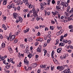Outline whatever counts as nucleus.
Returning a JSON list of instances; mask_svg holds the SVG:
<instances>
[{"label":"nucleus","instance_id":"f257e3e1","mask_svg":"<svg viewBox=\"0 0 73 73\" xmlns=\"http://www.w3.org/2000/svg\"><path fill=\"white\" fill-rule=\"evenodd\" d=\"M38 12H39V9H36V11H34L33 13L34 16L36 17H38V15H37Z\"/></svg>","mask_w":73,"mask_h":73},{"label":"nucleus","instance_id":"f03ea898","mask_svg":"<svg viewBox=\"0 0 73 73\" xmlns=\"http://www.w3.org/2000/svg\"><path fill=\"white\" fill-rule=\"evenodd\" d=\"M46 5V3L45 2H43V3H42L40 5V10L42 11L44 9V5Z\"/></svg>","mask_w":73,"mask_h":73},{"label":"nucleus","instance_id":"7ed1b4c3","mask_svg":"<svg viewBox=\"0 0 73 73\" xmlns=\"http://www.w3.org/2000/svg\"><path fill=\"white\" fill-rule=\"evenodd\" d=\"M7 56H5L2 57V58H1V60L3 61V63L4 64H5L6 63V60H5L4 59L5 58H7Z\"/></svg>","mask_w":73,"mask_h":73},{"label":"nucleus","instance_id":"20e7f679","mask_svg":"<svg viewBox=\"0 0 73 73\" xmlns=\"http://www.w3.org/2000/svg\"><path fill=\"white\" fill-rule=\"evenodd\" d=\"M15 38V35H12L11 36H10V41H13V40H14Z\"/></svg>","mask_w":73,"mask_h":73},{"label":"nucleus","instance_id":"39448f33","mask_svg":"<svg viewBox=\"0 0 73 73\" xmlns=\"http://www.w3.org/2000/svg\"><path fill=\"white\" fill-rule=\"evenodd\" d=\"M13 16L14 17L15 19H17L18 17V16H19V14H17L16 13H14L13 14Z\"/></svg>","mask_w":73,"mask_h":73},{"label":"nucleus","instance_id":"423d86ee","mask_svg":"<svg viewBox=\"0 0 73 73\" xmlns=\"http://www.w3.org/2000/svg\"><path fill=\"white\" fill-rule=\"evenodd\" d=\"M64 32V30H61L60 31L56 33V35L57 36H59V35H61L62 33H63Z\"/></svg>","mask_w":73,"mask_h":73},{"label":"nucleus","instance_id":"0eeeda50","mask_svg":"<svg viewBox=\"0 0 73 73\" xmlns=\"http://www.w3.org/2000/svg\"><path fill=\"white\" fill-rule=\"evenodd\" d=\"M70 69L68 68H67V70H64L63 72L64 73H70Z\"/></svg>","mask_w":73,"mask_h":73},{"label":"nucleus","instance_id":"6e6552de","mask_svg":"<svg viewBox=\"0 0 73 73\" xmlns=\"http://www.w3.org/2000/svg\"><path fill=\"white\" fill-rule=\"evenodd\" d=\"M37 65V64L36 63H34V64H31V66L32 68H36Z\"/></svg>","mask_w":73,"mask_h":73},{"label":"nucleus","instance_id":"1a4fd4ad","mask_svg":"<svg viewBox=\"0 0 73 73\" xmlns=\"http://www.w3.org/2000/svg\"><path fill=\"white\" fill-rule=\"evenodd\" d=\"M56 68L57 69H59L60 71H62L63 70L62 66H58Z\"/></svg>","mask_w":73,"mask_h":73},{"label":"nucleus","instance_id":"9d476101","mask_svg":"<svg viewBox=\"0 0 73 73\" xmlns=\"http://www.w3.org/2000/svg\"><path fill=\"white\" fill-rule=\"evenodd\" d=\"M8 49L9 50L10 53H13V50H12V48H11V46H9L8 47Z\"/></svg>","mask_w":73,"mask_h":73},{"label":"nucleus","instance_id":"9b49d317","mask_svg":"<svg viewBox=\"0 0 73 73\" xmlns=\"http://www.w3.org/2000/svg\"><path fill=\"white\" fill-rule=\"evenodd\" d=\"M24 64H27V65L29 64V61H28V60L26 58H25L24 60Z\"/></svg>","mask_w":73,"mask_h":73},{"label":"nucleus","instance_id":"f8f14e48","mask_svg":"<svg viewBox=\"0 0 73 73\" xmlns=\"http://www.w3.org/2000/svg\"><path fill=\"white\" fill-rule=\"evenodd\" d=\"M29 31V28H26V29L24 31V33H27V32H28Z\"/></svg>","mask_w":73,"mask_h":73},{"label":"nucleus","instance_id":"ddd939ff","mask_svg":"<svg viewBox=\"0 0 73 73\" xmlns=\"http://www.w3.org/2000/svg\"><path fill=\"white\" fill-rule=\"evenodd\" d=\"M17 5H22L23 4V2L21 1H19L18 2Z\"/></svg>","mask_w":73,"mask_h":73},{"label":"nucleus","instance_id":"4468645a","mask_svg":"<svg viewBox=\"0 0 73 73\" xmlns=\"http://www.w3.org/2000/svg\"><path fill=\"white\" fill-rule=\"evenodd\" d=\"M64 36H63L62 35L60 37V41H63V38H64Z\"/></svg>","mask_w":73,"mask_h":73},{"label":"nucleus","instance_id":"2eb2a0df","mask_svg":"<svg viewBox=\"0 0 73 73\" xmlns=\"http://www.w3.org/2000/svg\"><path fill=\"white\" fill-rule=\"evenodd\" d=\"M7 3V0H4L3 2V5H6Z\"/></svg>","mask_w":73,"mask_h":73},{"label":"nucleus","instance_id":"dca6fc26","mask_svg":"<svg viewBox=\"0 0 73 73\" xmlns=\"http://www.w3.org/2000/svg\"><path fill=\"white\" fill-rule=\"evenodd\" d=\"M65 45V44L62 42V43H59V46H64V45Z\"/></svg>","mask_w":73,"mask_h":73},{"label":"nucleus","instance_id":"f3484780","mask_svg":"<svg viewBox=\"0 0 73 73\" xmlns=\"http://www.w3.org/2000/svg\"><path fill=\"white\" fill-rule=\"evenodd\" d=\"M20 46L21 48L22 49L25 48V46H24V45L23 44H20Z\"/></svg>","mask_w":73,"mask_h":73},{"label":"nucleus","instance_id":"a211bd4d","mask_svg":"<svg viewBox=\"0 0 73 73\" xmlns=\"http://www.w3.org/2000/svg\"><path fill=\"white\" fill-rule=\"evenodd\" d=\"M62 49L61 48H59L57 49V53H60L61 52V50Z\"/></svg>","mask_w":73,"mask_h":73},{"label":"nucleus","instance_id":"6ab92c4d","mask_svg":"<svg viewBox=\"0 0 73 73\" xmlns=\"http://www.w3.org/2000/svg\"><path fill=\"white\" fill-rule=\"evenodd\" d=\"M56 43L55 44L56 45H58L59 44V40L57 39L56 41Z\"/></svg>","mask_w":73,"mask_h":73},{"label":"nucleus","instance_id":"aec40b11","mask_svg":"<svg viewBox=\"0 0 73 73\" xmlns=\"http://www.w3.org/2000/svg\"><path fill=\"white\" fill-rule=\"evenodd\" d=\"M19 19L20 23H22V21H23V19H22V18L20 17H19Z\"/></svg>","mask_w":73,"mask_h":73},{"label":"nucleus","instance_id":"412c9836","mask_svg":"<svg viewBox=\"0 0 73 73\" xmlns=\"http://www.w3.org/2000/svg\"><path fill=\"white\" fill-rule=\"evenodd\" d=\"M69 5V4L67 2H65V3L64 5V6L66 8Z\"/></svg>","mask_w":73,"mask_h":73},{"label":"nucleus","instance_id":"4be33fe9","mask_svg":"<svg viewBox=\"0 0 73 73\" xmlns=\"http://www.w3.org/2000/svg\"><path fill=\"white\" fill-rule=\"evenodd\" d=\"M27 40H28V41H31L32 42V40H33L32 39V38H27Z\"/></svg>","mask_w":73,"mask_h":73},{"label":"nucleus","instance_id":"5701e85b","mask_svg":"<svg viewBox=\"0 0 73 73\" xmlns=\"http://www.w3.org/2000/svg\"><path fill=\"white\" fill-rule=\"evenodd\" d=\"M70 6H69L68 7L67 9L66 10L67 13L69 12V10H70Z\"/></svg>","mask_w":73,"mask_h":73},{"label":"nucleus","instance_id":"b1692460","mask_svg":"<svg viewBox=\"0 0 73 73\" xmlns=\"http://www.w3.org/2000/svg\"><path fill=\"white\" fill-rule=\"evenodd\" d=\"M69 56V55L68 54H65L64 55V58H66V57H68Z\"/></svg>","mask_w":73,"mask_h":73},{"label":"nucleus","instance_id":"393cba45","mask_svg":"<svg viewBox=\"0 0 73 73\" xmlns=\"http://www.w3.org/2000/svg\"><path fill=\"white\" fill-rule=\"evenodd\" d=\"M18 42V39H17L15 38V40L14 41V43L16 44L17 42Z\"/></svg>","mask_w":73,"mask_h":73},{"label":"nucleus","instance_id":"a878e982","mask_svg":"<svg viewBox=\"0 0 73 73\" xmlns=\"http://www.w3.org/2000/svg\"><path fill=\"white\" fill-rule=\"evenodd\" d=\"M64 43V44H66V43H67L68 42V40H63V41Z\"/></svg>","mask_w":73,"mask_h":73},{"label":"nucleus","instance_id":"bb28decb","mask_svg":"<svg viewBox=\"0 0 73 73\" xmlns=\"http://www.w3.org/2000/svg\"><path fill=\"white\" fill-rule=\"evenodd\" d=\"M11 5V8H15V5H14V4L13 3H12L11 4H10Z\"/></svg>","mask_w":73,"mask_h":73},{"label":"nucleus","instance_id":"cd10ccee","mask_svg":"<svg viewBox=\"0 0 73 73\" xmlns=\"http://www.w3.org/2000/svg\"><path fill=\"white\" fill-rule=\"evenodd\" d=\"M45 27V25H40L39 26L40 28H44Z\"/></svg>","mask_w":73,"mask_h":73},{"label":"nucleus","instance_id":"c85d7f7f","mask_svg":"<svg viewBox=\"0 0 73 73\" xmlns=\"http://www.w3.org/2000/svg\"><path fill=\"white\" fill-rule=\"evenodd\" d=\"M28 56L29 58H31L32 56V54L31 53Z\"/></svg>","mask_w":73,"mask_h":73},{"label":"nucleus","instance_id":"c756f323","mask_svg":"<svg viewBox=\"0 0 73 73\" xmlns=\"http://www.w3.org/2000/svg\"><path fill=\"white\" fill-rule=\"evenodd\" d=\"M2 48H4L5 46V44L4 43H3L2 44Z\"/></svg>","mask_w":73,"mask_h":73},{"label":"nucleus","instance_id":"7c9ffc66","mask_svg":"<svg viewBox=\"0 0 73 73\" xmlns=\"http://www.w3.org/2000/svg\"><path fill=\"white\" fill-rule=\"evenodd\" d=\"M10 61L11 62L13 63V64H15V62H13V59L12 58H11L10 59Z\"/></svg>","mask_w":73,"mask_h":73},{"label":"nucleus","instance_id":"2f4dec72","mask_svg":"<svg viewBox=\"0 0 73 73\" xmlns=\"http://www.w3.org/2000/svg\"><path fill=\"white\" fill-rule=\"evenodd\" d=\"M50 28L51 30H54V27L53 26H50Z\"/></svg>","mask_w":73,"mask_h":73},{"label":"nucleus","instance_id":"473e14b6","mask_svg":"<svg viewBox=\"0 0 73 73\" xmlns=\"http://www.w3.org/2000/svg\"><path fill=\"white\" fill-rule=\"evenodd\" d=\"M69 29H73V26L72 25H70L68 27Z\"/></svg>","mask_w":73,"mask_h":73},{"label":"nucleus","instance_id":"72a5a7b5","mask_svg":"<svg viewBox=\"0 0 73 73\" xmlns=\"http://www.w3.org/2000/svg\"><path fill=\"white\" fill-rule=\"evenodd\" d=\"M57 28L59 30H60L61 29V28H62V27H61V26H57Z\"/></svg>","mask_w":73,"mask_h":73},{"label":"nucleus","instance_id":"f704fd0d","mask_svg":"<svg viewBox=\"0 0 73 73\" xmlns=\"http://www.w3.org/2000/svg\"><path fill=\"white\" fill-rule=\"evenodd\" d=\"M41 49L40 48H38L37 49V52H39V53H40L41 51Z\"/></svg>","mask_w":73,"mask_h":73},{"label":"nucleus","instance_id":"c9c22d12","mask_svg":"<svg viewBox=\"0 0 73 73\" xmlns=\"http://www.w3.org/2000/svg\"><path fill=\"white\" fill-rule=\"evenodd\" d=\"M67 42L69 44H70L72 43V41L70 40H69L68 41L67 40Z\"/></svg>","mask_w":73,"mask_h":73},{"label":"nucleus","instance_id":"e433bc0d","mask_svg":"<svg viewBox=\"0 0 73 73\" xmlns=\"http://www.w3.org/2000/svg\"><path fill=\"white\" fill-rule=\"evenodd\" d=\"M7 7L8 9H10V8H11V5H9L7 6Z\"/></svg>","mask_w":73,"mask_h":73},{"label":"nucleus","instance_id":"4c0bfd02","mask_svg":"<svg viewBox=\"0 0 73 73\" xmlns=\"http://www.w3.org/2000/svg\"><path fill=\"white\" fill-rule=\"evenodd\" d=\"M40 19H41V17H38L36 18V20L37 21H38Z\"/></svg>","mask_w":73,"mask_h":73},{"label":"nucleus","instance_id":"58836bf2","mask_svg":"<svg viewBox=\"0 0 73 73\" xmlns=\"http://www.w3.org/2000/svg\"><path fill=\"white\" fill-rule=\"evenodd\" d=\"M69 12L70 13H73V8H72L71 10Z\"/></svg>","mask_w":73,"mask_h":73},{"label":"nucleus","instance_id":"ea45409f","mask_svg":"<svg viewBox=\"0 0 73 73\" xmlns=\"http://www.w3.org/2000/svg\"><path fill=\"white\" fill-rule=\"evenodd\" d=\"M64 14L65 15H66V16H69V14L66 12H65Z\"/></svg>","mask_w":73,"mask_h":73},{"label":"nucleus","instance_id":"a19ab883","mask_svg":"<svg viewBox=\"0 0 73 73\" xmlns=\"http://www.w3.org/2000/svg\"><path fill=\"white\" fill-rule=\"evenodd\" d=\"M28 9H24L23 10V12H24L26 13L27 12H28Z\"/></svg>","mask_w":73,"mask_h":73},{"label":"nucleus","instance_id":"79ce46f5","mask_svg":"<svg viewBox=\"0 0 73 73\" xmlns=\"http://www.w3.org/2000/svg\"><path fill=\"white\" fill-rule=\"evenodd\" d=\"M60 1H58L57 2V6H60Z\"/></svg>","mask_w":73,"mask_h":73},{"label":"nucleus","instance_id":"37998d69","mask_svg":"<svg viewBox=\"0 0 73 73\" xmlns=\"http://www.w3.org/2000/svg\"><path fill=\"white\" fill-rule=\"evenodd\" d=\"M24 69H25L26 71H28V68H27V67L26 66H24Z\"/></svg>","mask_w":73,"mask_h":73},{"label":"nucleus","instance_id":"c03bdc74","mask_svg":"<svg viewBox=\"0 0 73 73\" xmlns=\"http://www.w3.org/2000/svg\"><path fill=\"white\" fill-rule=\"evenodd\" d=\"M65 15H63L61 16V19H64V18H65Z\"/></svg>","mask_w":73,"mask_h":73},{"label":"nucleus","instance_id":"a18cd8bd","mask_svg":"<svg viewBox=\"0 0 73 73\" xmlns=\"http://www.w3.org/2000/svg\"><path fill=\"white\" fill-rule=\"evenodd\" d=\"M28 0H23V3H25L26 2H28Z\"/></svg>","mask_w":73,"mask_h":73},{"label":"nucleus","instance_id":"49530a36","mask_svg":"<svg viewBox=\"0 0 73 73\" xmlns=\"http://www.w3.org/2000/svg\"><path fill=\"white\" fill-rule=\"evenodd\" d=\"M47 53V51L46 50H45L44 51V56H45V55H46V54Z\"/></svg>","mask_w":73,"mask_h":73},{"label":"nucleus","instance_id":"de8ad7c7","mask_svg":"<svg viewBox=\"0 0 73 73\" xmlns=\"http://www.w3.org/2000/svg\"><path fill=\"white\" fill-rule=\"evenodd\" d=\"M51 69L52 70H53V69H54V66H51Z\"/></svg>","mask_w":73,"mask_h":73},{"label":"nucleus","instance_id":"09e8293b","mask_svg":"<svg viewBox=\"0 0 73 73\" xmlns=\"http://www.w3.org/2000/svg\"><path fill=\"white\" fill-rule=\"evenodd\" d=\"M37 35L38 36H41V34H40V32H38Z\"/></svg>","mask_w":73,"mask_h":73},{"label":"nucleus","instance_id":"8fccbe9b","mask_svg":"<svg viewBox=\"0 0 73 73\" xmlns=\"http://www.w3.org/2000/svg\"><path fill=\"white\" fill-rule=\"evenodd\" d=\"M35 46H37V45H38V42H36L35 43Z\"/></svg>","mask_w":73,"mask_h":73},{"label":"nucleus","instance_id":"3c124183","mask_svg":"<svg viewBox=\"0 0 73 73\" xmlns=\"http://www.w3.org/2000/svg\"><path fill=\"white\" fill-rule=\"evenodd\" d=\"M46 64L43 65V68H46Z\"/></svg>","mask_w":73,"mask_h":73},{"label":"nucleus","instance_id":"603ef678","mask_svg":"<svg viewBox=\"0 0 73 73\" xmlns=\"http://www.w3.org/2000/svg\"><path fill=\"white\" fill-rule=\"evenodd\" d=\"M51 24H55V22L53 21H51Z\"/></svg>","mask_w":73,"mask_h":73},{"label":"nucleus","instance_id":"864d4df0","mask_svg":"<svg viewBox=\"0 0 73 73\" xmlns=\"http://www.w3.org/2000/svg\"><path fill=\"white\" fill-rule=\"evenodd\" d=\"M32 5H29V8H32Z\"/></svg>","mask_w":73,"mask_h":73},{"label":"nucleus","instance_id":"5fc2aeb1","mask_svg":"<svg viewBox=\"0 0 73 73\" xmlns=\"http://www.w3.org/2000/svg\"><path fill=\"white\" fill-rule=\"evenodd\" d=\"M10 68V65H8L6 66L7 69H9Z\"/></svg>","mask_w":73,"mask_h":73},{"label":"nucleus","instance_id":"6e6d98bb","mask_svg":"<svg viewBox=\"0 0 73 73\" xmlns=\"http://www.w3.org/2000/svg\"><path fill=\"white\" fill-rule=\"evenodd\" d=\"M47 45V43H45L43 46L44 47H46V46Z\"/></svg>","mask_w":73,"mask_h":73},{"label":"nucleus","instance_id":"4d7b16f0","mask_svg":"<svg viewBox=\"0 0 73 73\" xmlns=\"http://www.w3.org/2000/svg\"><path fill=\"white\" fill-rule=\"evenodd\" d=\"M6 27V26H5V25H4V24H3V25H2V28H4L5 27Z\"/></svg>","mask_w":73,"mask_h":73},{"label":"nucleus","instance_id":"13d9d810","mask_svg":"<svg viewBox=\"0 0 73 73\" xmlns=\"http://www.w3.org/2000/svg\"><path fill=\"white\" fill-rule=\"evenodd\" d=\"M59 6H56V9H60V8H59V7H58Z\"/></svg>","mask_w":73,"mask_h":73},{"label":"nucleus","instance_id":"bf43d9fd","mask_svg":"<svg viewBox=\"0 0 73 73\" xmlns=\"http://www.w3.org/2000/svg\"><path fill=\"white\" fill-rule=\"evenodd\" d=\"M18 0H14V3H18Z\"/></svg>","mask_w":73,"mask_h":73},{"label":"nucleus","instance_id":"052dcab7","mask_svg":"<svg viewBox=\"0 0 73 73\" xmlns=\"http://www.w3.org/2000/svg\"><path fill=\"white\" fill-rule=\"evenodd\" d=\"M52 15H53L54 16H56L55 12L52 11Z\"/></svg>","mask_w":73,"mask_h":73},{"label":"nucleus","instance_id":"680f3d73","mask_svg":"<svg viewBox=\"0 0 73 73\" xmlns=\"http://www.w3.org/2000/svg\"><path fill=\"white\" fill-rule=\"evenodd\" d=\"M43 40V39L40 38H39V41H42Z\"/></svg>","mask_w":73,"mask_h":73},{"label":"nucleus","instance_id":"e2e57ef3","mask_svg":"<svg viewBox=\"0 0 73 73\" xmlns=\"http://www.w3.org/2000/svg\"><path fill=\"white\" fill-rule=\"evenodd\" d=\"M31 16V14L29 13L27 14V17H29Z\"/></svg>","mask_w":73,"mask_h":73},{"label":"nucleus","instance_id":"0e129e2a","mask_svg":"<svg viewBox=\"0 0 73 73\" xmlns=\"http://www.w3.org/2000/svg\"><path fill=\"white\" fill-rule=\"evenodd\" d=\"M41 72V70L38 69L37 71V73H40Z\"/></svg>","mask_w":73,"mask_h":73},{"label":"nucleus","instance_id":"69168bd1","mask_svg":"<svg viewBox=\"0 0 73 73\" xmlns=\"http://www.w3.org/2000/svg\"><path fill=\"white\" fill-rule=\"evenodd\" d=\"M6 17H3V21H5V20H6Z\"/></svg>","mask_w":73,"mask_h":73},{"label":"nucleus","instance_id":"338daca9","mask_svg":"<svg viewBox=\"0 0 73 73\" xmlns=\"http://www.w3.org/2000/svg\"><path fill=\"white\" fill-rule=\"evenodd\" d=\"M48 30V27H46L45 28V31H46Z\"/></svg>","mask_w":73,"mask_h":73},{"label":"nucleus","instance_id":"774afa93","mask_svg":"<svg viewBox=\"0 0 73 73\" xmlns=\"http://www.w3.org/2000/svg\"><path fill=\"white\" fill-rule=\"evenodd\" d=\"M39 40H40V38H37L36 39V41H39Z\"/></svg>","mask_w":73,"mask_h":73}]
</instances>
